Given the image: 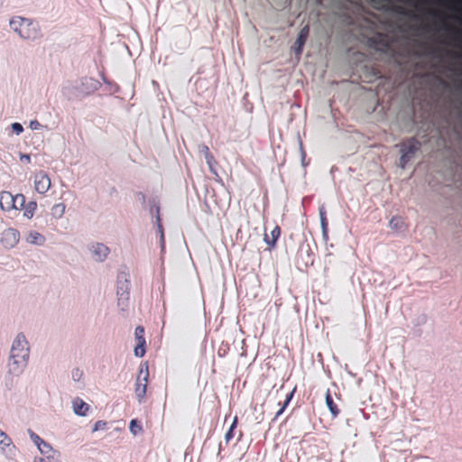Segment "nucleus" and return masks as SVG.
<instances>
[{
    "mask_svg": "<svg viewBox=\"0 0 462 462\" xmlns=\"http://www.w3.org/2000/svg\"><path fill=\"white\" fill-rule=\"evenodd\" d=\"M8 27L18 39L25 42H37L43 37L40 23L31 17L12 15L8 19Z\"/></svg>",
    "mask_w": 462,
    "mask_h": 462,
    "instance_id": "1",
    "label": "nucleus"
},
{
    "mask_svg": "<svg viewBox=\"0 0 462 462\" xmlns=\"http://www.w3.org/2000/svg\"><path fill=\"white\" fill-rule=\"evenodd\" d=\"M30 356L29 343L23 334H17L14 338L8 361V367L12 374H20L28 365Z\"/></svg>",
    "mask_w": 462,
    "mask_h": 462,
    "instance_id": "2",
    "label": "nucleus"
},
{
    "mask_svg": "<svg viewBox=\"0 0 462 462\" xmlns=\"http://www.w3.org/2000/svg\"><path fill=\"white\" fill-rule=\"evenodd\" d=\"M24 195L18 193L13 194L10 191L0 192V209L7 214L21 210L24 206Z\"/></svg>",
    "mask_w": 462,
    "mask_h": 462,
    "instance_id": "3",
    "label": "nucleus"
},
{
    "mask_svg": "<svg viewBox=\"0 0 462 462\" xmlns=\"http://www.w3.org/2000/svg\"><path fill=\"white\" fill-rule=\"evenodd\" d=\"M149 369L146 364H143L139 367L138 374L135 380L134 393L138 402L141 403L143 402L146 394V389L148 384Z\"/></svg>",
    "mask_w": 462,
    "mask_h": 462,
    "instance_id": "4",
    "label": "nucleus"
},
{
    "mask_svg": "<svg viewBox=\"0 0 462 462\" xmlns=\"http://www.w3.org/2000/svg\"><path fill=\"white\" fill-rule=\"evenodd\" d=\"M420 149V143L415 139L409 140L406 143L402 146L400 166L402 169L406 167V164L413 157L414 153Z\"/></svg>",
    "mask_w": 462,
    "mask_h": 462,
    "instance_id": "5",
    "label": "nucleus"
},
{
    "mask_svg": "<svg viewBox=\"0 0 462 462\" xmlns=\"http://www.w3.org/2000/svg\"><path fill=\"white\" fill-rule=\"evenodd\" d=\"M33 187L38 194H46L51 187L50 176L43 171L36 172L33 176Z\"/></svg>",
    "mask_w": 462,
    "mask_h": 462,
    "instance_id": "6",
    "label": "nucleus"
},
{
    "mask_svg": "<svg viewBox=\"0 0 462 462\" xmlns=\"http://www.w3.org/2000/svg\"><path fill=\"white\" fill-rule=\"evenodd\" d=\"M16 454V447L10 437L0 430V455L12 459Z\"/></svg>",
    "mask_w": 462,
    "mask_h": 462,
    "instance_id": "7",
    "label": "nucleus"
},
{
    "mask_svg": "<svg viewBox=\"0 0 462 462\" xmlns=\"http://www.w3.org/2000/svg\"><path fill=\"white\" fill-rule=\"evenodd\" d=\"M89 252L94 261L101 263L107 258L110 250L104 244L96 243L90 245Z\"/></svg>",
    "mask_w": 462,
    "mask_h": 462,
    "instance_id": "8",
    "label": "nucleus"
},
{
    "mask_svg": "<svg viewBox=\"0 0 462 462\" xmlns=\"http://www.w3.org/2000/svg\"><path fill=\"white\" fill-rule=\"evenodd\" d=\"M20 239L19 232L14 228L5 229L1 237L2 244L7 248L14 247Z\"/></svg>",
    "mask_w": 462,
    "mask_h": 462,
    "instance_id": "9",
    "label": "nucleus"
},
{
    "mask_svg": "<svg viewBox=\"0 0 462 462\" xmlns=\"http://www.w3.org/2000/svg\"><path fill=\"white\" fill-rule=\"evenodd\" d=\"M117 304L122 310H125L128 306L129 301V283L125 281L117 289Z\"/></svg>",
    "mask_w": 462,
    "mask_h": 462,
    "instance_id": "10",
    "label": "nucleus"
},
{
    "mask_svg": "<svg viewBox=\"0 0 462 462\" xmlns=\"http://www.w3.org/2000/svg\"><path fill=\"white\" fill-rule=\"evenodd\" d=\"M73 412L79 417H86L90 410V407L80 398H75L71 402Z\"/></svg>",
    "mask_w": 462,
    "mask_h": 462,
    "instance_id": "11",
    "label": "nucleus"
},
{
    "mask_svg": "<svg viewBox=\"0 0 462 462\" xmlns=\"http://www.w3.org/2000/svg\"><path fill=\"white\" fill-rule=\"evenodd\" d=\"M38 451L44 457H46L47 459H53L55 458L56 457H59L60 456V453L55 450L52 446L46 442L44 440V442L42 443V445L40 447L37 448Z\"/></svg>",
    "mask_w": 462,
    "mask_h": 462,
    "instance_id": "12",
    "label": "nucleus"
},
{
    "mask_svg": "<svg viewBox=\"0 0 462 462\" xmlns=\"http://www.w3.org/2000/svg\"><path fill=\"white\" fill-rule=\"evenodd\" d=\"M22 209L23 210V217L30 220L33 217V216L36 212L37 202L35 200H30L27 203L24 202V206L23 207Z\"/></svg>",
    "mask_w": 462,
    "mask_h": 462,
    "instance_id": "13",
    "label": "nucleus"
},
{
    "mask_svg": "<svg viewBox=\"0 0 462 462\" xmlns=\"http://www.w3.org/2000/svg\"><path fill=\"white\" fill-rule=\"evenodd\" d=\"M27 243L31 245H42L45 242L44 236L37 231L29 232L26 237Z\"/></svg>",
    "mask_w": 462,
    "mask_h": 462,
    "instance_id": "14",
    "label": "nucleus"
},
{
    "mask_svg": "<svg viewBox=\"0 0 462 462\" xmlns=\"http://www.w3.org/2000/svg\"><path fill=\"white\" fill-rule=\"evenodd\" d=\"M280 234H281V230H280V227L278 226H275L273 230L271 231V239L269 238V236L265 234L264 235V242L266 245H268L269 246L271 247H273L280 236Z\"/></svg>",
    "mask_w": 462,
    "mask_h": 462,
    "instance_id": "15",
    "label": "nucleus"
},
{
    "mask_svg": "<svg viewBox=\"0 0 462 462\" xmlns=\"http://www.w3.org/2000/svg\"><path fill=\"white\" fill-rule=\"evenodd\" d=\"M390 228L394 232H402L404 229V223L399 217H393L389 221Z\"/></svg>",
    "mask_w": 462,
    "mask_h": 462,
    "instance_id": "16",
    "label": "nucleus"
},
{
    "mask_svg": "<svg viewBox=\"0 0 462 462\" xmlns=\"http://www.w3.org/2000/svg\"><path fill=\"white\" fill-rule=\"evenodd\" d=\"M308 34H309V27L308 26H304L299 35H298V39H297V44H298V47H297V50L296 51L298 53H300L301 51V49H302V46L308 37Z\"/></svg>",
    "mask_w": 462,
    "mask_h": 462,
    "instance_id": "17",
    "label": "nucleus"
},
{
    "mask_svg": "<svg viewBox=\"0 0 462 462\" xmlns=\"http://www.w3.org/2000/svg\"><path fill=\"white\" fill-rule=\"evenodd\" d=\"M325 402L328 409L329 410L331 415L335 418L338 414V409L334 404L333 400L330 396L329 390H327L326 396H325Z\"/></svg>",
    "mask_w": 462,
    "mask_h": 462,
    "instance_id": "18",
    "label": "nucleus"
},
{
    "mask_svg": "<svg viewBox=\"0 0 462 462\" xmlns=\"http://www.w3.org/2000/svg\"><path fill=\"white\" fill-rule=\"evenodd\" d=\"M65 209L66 207L63 203L54 204L51 208V216L56 219H60L63 217Z\"/></svg>",
    "mask_w": 462,
    "mask_h": 462,
    "instance_id": "19",
    "label": "nucleus"
},
{
    "mask_svg": "<svg viewBox=\"0 0 462 462\" xmlns=\"http://www.w3.org/2000/svg\"><path fill=\"white\" fill-rule=\"evenodd\" d=\"M129 430L134 436H137L143 432V428L138 424V421L134 419L130 421Z\"/></svg>",
    "mask_w": 462,
    "mask_h": 462,
    "instance_id": "20",
    "label": "nucleus"
},
{
    "mask_svg": "<svg viewBox=\"0 0 462 462\" xmlns=\"http://www.w3.org/2000/svg\"><path fill=\"white\" fill-rule=\"evenodd\" d=\"M28 436L36 448L40 447L44 440L32 430H27Z\"/></svg>",
    "mask_w": 462,
    "mask_h": 462,
    "instance_id": "21",
    "label": "nucleus"
},
{
    "mask_svg": "<svg viewBox=\"0 0 462 462\" xmlns=\"http://www.w3.org/2000/svg\"><path fill=\"white\" fill-rule=\"evenodd\" d=\"M134 356L137 357H143L145 354V342H137V346L134 350Z\"/></svg>",
    "mask_w": 462,
    "mask_h": 462,
    "instance_id": "22",
    "label": "nucleus"
},
{
    "mask_svg": "<svg viewBox=\"0 0 462 462\" xmlns=\"http://www.w3.org/2000/svg\"><path fill=\"white\" fill-rule=\"evenodd\" d=\"M156 213H157V226H158V231L160 233L161 247H162V249H163L164 248V236H163L162 226L161 225V219H160V216H159V208H156Z\"/></svg>",
    "mask_w": 462,
    "mask_h": 462,
    "instance_id": "23",
    "label": "nucleus"
},
{
    "mask_svg": "<svg viewBox=\"0 0 462 462\" xmlns=\"http://www.w3.org/2000/svg\"><path fill=\"white\" fill-rule=\"evenodd\" d=\"M295 389L292 390L290 394L286 397L285 401H284V403L283 405L279 409V411L276 412L275 414V417H279L285 410V408L287 407V405L289 404V402H291V398H292V395H293V393H294Z\"/></svg>",
    "mask_w": 462,
    "mask_h": 462,
    "instance_id": "24",
    "label": "nucleus"
},
{
    "mask_svg": "<svg viewBox=\"0 0 462 462\" xmlns=\"http://www.w3.org/2000/svg\"><path fill=\"white\" fill-rule=\"evenodd\" d=\"M237 419L236 417L234 418L232 424L229 427V430L225 435V439L226 442H228L233 438V430L236 426Z\"/></svg>",
    "mask_w": 462,
    "mask_h": 462,
    "instance_id": "25",
    "label": "nucleus"
},
{
    "mask_svg": "<svg viewBox=\"0 0 462 462\" xmlns=\"http://www.w3.org/2000/svg\"><path fill=\"white\" fill-rule=\"evenodd\" d=\"M134 335L137 342H145L144 329L142 327H137L135 328Z\"/></svg>",
    "mask_w": 462,
    "mask_h": 462,
    "instance_id": "26",
    "label": "nucleus"
},
{
    "mask_svg": "<svg viewBox=\"0 0 462 462\" xmlns=\"http://www.w3.org/2000/svg\"><path fill=\"white\" fill-rule=\"evenodd\" d=\"M319 220H320V226L323 229V232H326L328 224H327L326 213L323 208L319 210Z\"/></svg>",
    "mask_w": 462,
    "mask_h": 462,
    "instance_id": "27",
    "label": "nucleus"
},
{
    "mask_svg": "<svg viewBox=\"0 0 462 462\" xmlns=\"http://www.w3.org/2000/svg\"><path fill=\"white\" fill-rule=\"evenodd\" d=\"M106 428V421H104V420H97V422H95V424L93 426L92 431L96 432V431H98V430H103Z\"/></svg>",
    "mask_w": 462,
    "mask_h": 462,
    "instance_id": "28",
    "label": "nucleus"
},
{
    "mask_svg": "<svg viewBox=\"0 0 462 462\" xmlns=\"http://www.w3.org/2000/svg\"><path fill=\"white\" fill-rule=\"evenodd\" d=\"M11 128L13 130V132L16 134V135H19L21 134L23 132V125L20 124V123H13L11 125Z\"/></svg>",
    "mask_w": 462,
    "mask_h": 462,
    "instance_id": "29",
    "label": "nucleus"
},
{
    "mask_svg": "<svg viewBox=\"0 0 462 462\" xmlns=\"http://www.w3.org/2000/svg\"><path fill=\"white\" fill-rule=\"evenodd\" d=\"M205 160H206V162H207V164H208V166L209 168V171L211 172H213V173H216V171L214 169V162L215 161H214L213 155L212 154L207 155Z\"/></svg>",
    "mask_w": 462,
    "mask_h": 462,
    "instance_id": "30",
    "label": "nucleus"
},
{
    "mask_svg": "<svg viewBox=\"0 0 462 462\" xmlns=\"http://www.w3.org/2000/svg\"><path fill=\"white\" fill-rule=\"evenodd\" d=\"M29 127L31 130L35 131V130H40L42 126L36 119H33V120H30Z\"/></svg>",
    "mask_w": 462,
    "mask_h": 462,
    "instance_id": "31",
    "label": "nucleus"
},
{
    "mask_svg": "<svg viewBox=\"0 0 462 462\" xmlns=\"http://www.w3.org/2000/svg\"><path fill=\"white\" fill-rule=\"evenodd\" d=\"M199 152L201 154H203L205 158H206L207 155L211 154L210 152H209L208 147L206 144H203V143L199 145Z\"/></svg>",
    "mask_w": 462,
    "mask_h": 462,
    "instance_id": "32",
    "label": "nucleus"
},
{
    "mask_svg": "<svg viewBox=\"0 0 462 462\" xmlns=\"http://www.w3.org/2000/svg\"><path fill=\"white\" fill-rule=\"evenodd\" d=\"M19 159H20L21 162H24L26 163H30V162H31L30 155L29 154H25V153L20 154Z\"/></svg>",
    "mask_w": 462,
    "mask_h": 462,
    "instance_id": "33",
    "label": "nucleus"
},
{
    "mask_svg": "<svg viewBox=\"0 0 462 462\" xmlns=\"http://www.w3.org/2000/svg\"><path fill=\"white\" fill-rule=\"evenodd\" d=\"M299 145H300V155H301V161L303 162L304 159H305L306 154H305V152L303 150L301 141L299 142Z\"/></svg>",
    "mask_w": 462,
    "mask_h": 462,
    "instance_id": "34",
    "label": "nucleus"
},
{
    "mask_svg": "<svg viewBox=\"0 0 462 462\" xmlns=\"http://www.w3.org/2000/svg\"><path fill=\"white\" fill-rule=\"evenodd\" d=\"M33 462H46V460L42 457H35Z\"/></svg>",
    "mask_w": 462,
    "mask_h": 462,
    "instance_id": "35",
    "label": "nucleus"
},
{
    "mask_svg": "<svg viewBox=\"0 0 462 462\" xmlns=\"http://www.w3.org/2000/svg\"><path fill=\"white\" fill-rule=\"evenodd\" d=\"M103 80L105 83L108 84V82L106 81V79L105 78L103 79Z\"/></svg>",
    "mask_w": 462,
    "mask_h": 462,
    "instance_id": "36",
    "label": "nucleus"
}]
</instances>
